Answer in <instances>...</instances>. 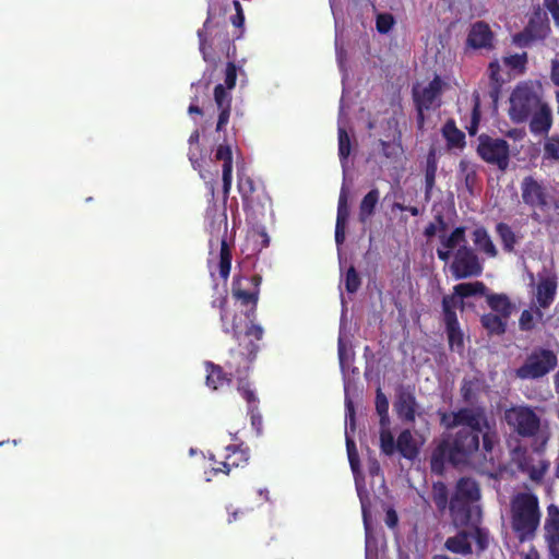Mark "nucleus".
Instances as JSON below:
<instances>
[{
  "label": "nucleus",
  "mask_w": 559,
  "mask_h": 559,
  "mask_svg": "<svg viewBox=\"0 0 559 559\" xmlns=\"http://www.w3.org/2000/svg\"><path fill=\"white\" fill-rule=\"evenodd\" d=\"M461 396L465 403H472L475 399V393L472 388L471 381H464L461 386Z\"/></svg>",
  "instance_id": "nucleus-58"
},
{
  "label": "nucleus",
  "mask_w": 559,
  "mask_h": 559,
  "mask_svg": "<svg viewBox=\"0 0 559 559\" xmlns=\"http://www.w3.org/2000/svg\"><path fill=\"white\" fill-rule=\"evenodd\" d=\"M238 391L241 394V396L247 401L248 408L251 405H257L258 406V402L259 401H258V399L255 396L254 391L250 389L248 382H246L245 380H240L239 384H238Z\"/></svg>",
  "instance_id": "nucleus-51"
},
{
  "label": "nucleus",
  "mask_w": 559,
  "mask_h": 559,
  "mask_svg": "<svg viewBox=\"0 0 559 559\" xmlns=\"http://www.w3.org/2000/svg\"><path fill=\"white\" fill-rule=\"evenodd\" d=\"M549 464L546 461H542L539 466H532L528 471L530 478L535 481H539L544 478Z\"/></svg>",
  "instance_id": "nucleus-54"
},
{
  "label": "nucleus",
  "mask_w": 559,
  "mask_h": 559,
  "mask_svg": "<svg viewBox=\"0 0 559 559\" xmlns=\"http://www.w3.org/2000/svg\"><path fill=\"white\" fill-rule=\"evenodd\" d=\"M451 235L456 239L457 243L460 246L462 245H467V240H466V228L464 226H459V227H455L452 231H451Z\"/></svg>",
  "instance_id": "nucleus-62"
},
{
  "label": "nucleus",
  "mask_w": 559,
  "mask_h": 559,
  "mask_svg": "<svg viewBox=\"0 0 559 559\" xmlns=\"http://www.w3.org/2000/svg\"><path fill=\"white\" fill-rule=\"evenodd\" d=\"M382 428L380 432V449L382 453L391 456L397 450L396 441L390 430L385 429V427Z\"/></svg>",
  "instance_id": "nucleus-42"
},
{
  "label": "nucleus",
  "mask_w": 559,
  "mask_h": 559,
  "mask_svg": "<svg viewBox=\"0 0 559 559\" xmlns=\"http://www.w3.org/2000/svg\"><path fill=\"white\" fill-rule=\"evenodd\" d=\"M261 276L254 274L250 277L235 278L233 282V296L239 300L242 306H250L246 311V317L251 324L246 330V336H252L255 341H261L264 330L261 325L253 323L257 313V306L260 295Z\"/></svg>",
  "instance_id": "nucleus-7"
},
{
  "label": "nucleus",
  "mask_w": 559,
  "mask_h": 559,
  "mask_svg": "<svg viewBox=\"0 0 559 559\" xmlns=\"http://www.w3.org/2000/svg\"><path fill=\"white\" fill-rule=\"evenodd\" d=\"M212 306L214 308H218L219 309V316H221L223 332L226 333V334H230L235 341L239 342L240 335H241V331L239 329L238 323L236 322V317H234L233 322H231L230 325H228L225 322V320H226L227 298L226 297L217 298V299L212 301Z\"/></svg>",
  "instance_id": "nucleus-32"
},
{
  "label": "nucleus",
  "mask_w": 559,
  "mask_h": 559,
  "mask_svg": "<svg viewBox=\"0 0 559 559\" xmlns=\"http://www.w3.org/2000/svg\"><path fill=\"white\" fill-rule=\"evenodd\" d=\"M503 419L509 428L521 438H534L546 444L549 440L548 424L531 405H512L504 411Z\"/></svg>",
  "instance_id": "nucleus-5"
},
{
  "label": "nucleus",
  "mask_w": 559,
  "mask_h": 559,
  "mask_svg": "<svg viewBox=\"0 0 559 559\" xmlns=\"http://www.w3.org/2000/svg\"><path fill=\"white\" fill-rule=\"evenodd\" d=\"M480 439L467 428H461L455 433L444 436L431 454V469L441 473L447 462L454 467L474 464L475 459L478 455L481 456Z\"/></svg>",
  "instance_id": "nucleus-1"
},
{
  "label": "nucleus",
  "mask_w": 559,
  "mask_h": 559,
  "mask_svg": "<svg viewBox=\"0 0 559 559\" xmlns=\"http://www.w3.org/2000/svg\"><path fill=\"white\" fill-rule=\"evenodd\" d=\"M460 171L464 178V183L469 192L473 191L474 185L477 178L476 171L473 167L469 166L468 162L461 160L460 162Z\"/></svg>",
  "instance_id": "nucleus-49"
},
{
  "label": "nucleus",
  "mask_w": 559,
  "mask_h": 559,
  "mask_svg": "<svg viewBox=\"0 0 559 559\" xmlns=\"http://www.w3.org/2000/svg\"><path fill=\"white\" fill-rule=\"evenodd\" d=\"M550 31L546 13H542L538 10L531 16L524 29L513 36V43L521 48L530 47L537 41L544 40Z\"/></svg>",
  "instance_id": "nucleus-15"
},
{
  "label": "nucleus",
  "mask_w": 559,
  "mask_h": 559,
  "mask_svg": "<svg viewBox=\"0 0 559 559\" xmlns=\"http://www.w3.org/2000/svg\"><path fill=\"white\" fill-rule=\"evenodd\" d=\"M495 229L501 240L503 250L508 253L513 252L519 238L512 230L511 226L507 223L500 222L496 225Z\"/></svg>",
  "instance_id": "nucleus-34"
},
{
  "label": "nucleus",
  "mask_w": 559,
  "mask_h": 559,
  "mask_svg": "<svg viewBox=\"0 0 559 559\" xmlns=\"http://www.w3.org/2000/svg\"><path fill=\"white\" fill-rule=\"evenodd\" d=\"M215 159L223 162L222 180L224 202L227 201L233 181V152L227 143H221L215 151Z\"/></svg>",
  "instance_id": "nucleus-23"
},
{
  "label": "nucleus",
  "mask_w": 559,
  "mask_h": 559,
  "mask_svg": "<svg viewBox=\"0 0 559 559\" xmlns=\"http://www.w3.org/2000/svg\"><path fill=\"white\" fill-rule=\"evenodd\" d=\"M486 301L493 313L506 319H509L514 310L513 304L506 294L487 293Z\"/></svg>",
  "instance_id": "nucleus-27"
},
{
  "label": "nucleus",
  "mask_w": 559,
  "mask_h": 559,
  "mask_svg": "<svg viewBox=\"0 0 559 559\" xmlns=\"http://www.w3.org/2000/svg\"><path fill=\"white\" fill-rule=\"evenodd\" d=\"M522 202L533 210L532 218L539 221V214L536 212L548 211L551 207L550 193L548 187L533 176H526L521 181Z\"/></svg>",
  "instance_id": "nucleus-12"
},
{
  "label": "nucleus",
  "mask_w": 559,
  "mask_h": 559,
  "mask_svg": "<svg viewBox=\"0 0 559 559\" xmlns=\"http://www.w3.org/2000/svg\"><path fill=\"white\" fill-rule=\"evenodd\" d=\"M236 81L237 67L235 59H230L225 69V84H217L214 88V100L218 109L217 132L223 131L229 121L231 109V95L229 91L236 86Z\"/></svg>",
  "instance_id": "nucleus-11"
},
{
  "label": "nucleus",
  "mask_w": 559,
  "mask_h": 559,
  "mask_svg": "<svg viewBox=\"0 0 559 559\" xmlns=\"http://www.w3.org/2000/svg\"><path fill=\"white\" fill-rule=\"evenodd\" d=\"M453 297H443L441 301L443 323L451 350L462 354L464 350V334L461 330L456 311H453Z\"/></svg>",
  "instance_id": "nucleus-17"
},
{
  "label": "nucleus",
  "mask_w": 559,
  "mask_h": 559,
  "mask_svg": "<svg viewBox=\"0 0 559 559\" xmlns=\"http://www.w3.org/2000/svg\"><path fill=\"white\" fill-rule=\"evenodd\" d=\"M544 539L549 559H559V507L549 504L544 522Z\"/></svg>",
  "instance_id": "nucleus-19"
},
{
  "label": "nucleus",
  "mask_w": 559,
  "mask_h": 559,
  "mask_svg": "<svg viewBox=\"0 0 559 559\" xmlns=\"http://www.w3.org/2000/svg\"><path fill=\"white\" fill-rule=\"evenodd\" d=\"M495 33L491 31L488 23L477 21L469 27L466 45L474 50L490 51L495 48Z\"/></svg>",
  "instance_id": "nucleus-20"
},
{
  "label": "nucleus",
  "mask_w": 559,
  "mask_h": 559,
  "mask_svg": "<svg viewBox=\"0 0 559 559\" xmlns=\"http://www.w3.org/2000/svg\"><path fill=\"white\" fill-rule=\"evenodd\" d=\"M439 239H440V242H441V247L445 248V249H449V250H453V249H457L460 247V245L457 243L456 239L450 234L449 236H445V235H440L439 236Z\"/></svg>",
  "instance_id": "nucleus-61"
},
{
  "label": "nucleus",
  "mask_w": 559,
  "mask_h": 559,
  "mask_svg": "<svg viewBox=\"0 0 559 559\" xmlns=\"http://www.w3.org/2000/svg\"><path fill=\"white\" fill-rule=\"evenodd\" d=\"M544 104L539 84L533 82L520 83L510 96V118L515 123L524 122Z\"/></svg>",
  "instance_id": "nucleus-8"
},
{
  "label": "nucleus",
  "mask_w": 559,
  "mask_h": 559,
  "mask_svg": "<svg viewBox=\"0 0 559 559\" xmlns=\"http://www.w3.org/2000/svg\"><path fill=\"white\" fill-rule=\"evenodd\" d=\"M379 145L381 146L382 155L385 158H394L402 151V146L400 143H391L389 141L379 140Z\"/></svg>",
  "instance_id": "nucleus-52"
},
{
  "label": "nucleus",
  "mask_w": 559,
  "mask_h": 559,
  "mask_svg": "<svg viewBox=\"0 0 559 559\" xmlns=\"http://www.w3.org/2000/svg\"><path fill=\"white\" fill-rule=\"evenodd\" d=\"M443 82L440 76L436 75L427 86L419 88L413 87V100L415 107H420L427 110L437 109L441 106Z\"/></svg>",
  "instance_id": "nucleus-18"
},
{
  "label": "nucleus",
  "mask_w": 559,
  "mask_h": 559,
  "mask_svg": "<svg viewBox=\"0 0 559 559\" xmlns=\"http://www.w3.org/2000/svg\"><path fill=\"white\" fill-rule=\"evenodd\" d=\"M479 119H480L479 103H478V98H477L476 103L474 105V108H473V112H472L471 126L467 128L468 133L471 135H475L476 134V132L478 130Z\"/></svg>",
  "instance_id": "nucleus-56"
},
{
  "label": "nucleus",
  "mask_w": 559,
  "mask_h": 559,
  "mask_svg": "<svg viewBox=\"0 0 559 559\" xmlns=\"http://www.w3.org/2000/svg\"><path fill=\"white\" fill-rule=\"evenodd\" d=\"M543 312L539 307H536L534 310L525 309L522 311L519 319V328L521 331L530 332L536 325V320H543Z\"/></svg>",
  "instance_id": "nucleus-38"
},
{
  "label": "nucleus",
  "mask_w": 559,
  "mask_h": 559,
  "mask_svg": "<svg viewBox=\"0 0 559 559\" xmlns=\"http://www.w3.org/2000/svg\"><path fill=\"white\" fill-rule=\"evenodd\" d=\"M199 148L197 147H190L189 148V152H188V157H189V160L193 167V169L195 170H200L201 167H202V156L199 152Z\"/></svg>",
  "instance_id": "nucleus-60"
},
{
  "label": "nucleus",
  "mask_w": 559,
  "mask_h": 559,
  "mask_svg": "<svg viewBox=\"0 0 559 559\" xmlns=\"http://www.w3.org/2000/svg\"><path fill=\"white\" fill-rule=\"evenodd\" d=\"M396 448L400 454L407 460H414L418 455V448L409 429L400 432Z\"/></svg>",
  "instance_id": "nucleus-31"
},
{
  "label": "nucleus",
  "mask_w": 559,
  "mask_h": 559,
  "mask_svg": "<svg viewBox=\"0 0 559 559\" xmlns=\"http://www.w3.org/2000/svg\"><path fill=\"white\" fill-rule=\"evenodd\" d=\"M544 157L559 160V134L548 136L544 143Z\"/></svg>",
  "instance_id": "nucleus-45"
},
{
  "label": "nucleus",
  "mask_w": 559,
  "mask_h": 559,
  "mask_svg": "<svg viewBox=\"0 0 559 559\" xmlns=\"http://www.w3.org/2000/svg\"><path fill=\"white\" fill-rule=\"evenodd\" d=\"M248 414L250 415L252 427L260 433L262 430V416L258 412V406L251 405L248 409Z\"/></svg>",
  "instance_id": "nucleus-55"
},
{
  "label": "nucleus",
  "mask_w": 559,
  "mask_h": 559,
  "mask_svg": "<svg viewBox=\"0 0 559 559\" xmlns=\"http://www.w3.org/2000/svg\"><path fill=\"white\" fill-rule=\"evenodd\" d=\"M437 160L433 152H430L427 156L426 169H425V200L429 201L432 195V190L436 183L437 175Z\"/></svg>",
  "instance_id": "nucleus-35"
},
{
  "label": "nucleus",
  "mask_w": 559,
  "mask_h": 559,
  "mask_svg": "<svg viewBox=\"0 0 559 559\" xmlns=\"http://www.w3.org/2000/svg\"><path fill=\"white\" fill-rule=\"evenodd\" d=\"M503 62L510 69L523 73L527 63V55L526 52L511 55L504 57Z\"/></svg>",
  "instance_id": "nucleus-47"
},
{
  "label": "nucleus",
  "mask_w": 559,
  "mask_h": 559,
  "mask_svg": "<svg viewBox=\"0 0 559 559\" xmlns=\"http://www.w3.org/2000/svg\"><path fill=\"white\" fill-rule=\"evenodd\" d=\"M551 80L557 86H559V53L551 62Z\"/></svg>",
  "instance_id": "nucleus-63"
},
{
  "label": "nucleus",
  "mask_w": 559,
  "mask_h": 559,
  "mask_svg": "<svg viewBox=\"0 0 559 559\" xmlns=\"http://www.w3.org/2000/svg\"><path fill=\"white\" fill-rule=\"evenodd\" d=\"M337 135H338V157H340V162H341L342 166L345 167L347 164L348 156L350 154V148H352L350 138H349L347 131L345 130V128H343V127H338Z\"/></svg>",
  "instance_id": "nucleus-41"
},
{
  "label": "nucleus",
  "mask_w": 559,
  "mask_h": 559,
  "mask_svg": "<svg viewBox=\"0 0 559 559\" xmlns=\"http://www.w3.org/2000/svg\"><path fill=\"white\" fill-rule=\"evenodd\" d=\"M433 219H435L433 223L437 224L438 231L444 233L448 229V223L442 213L439 212V213L435 214Z\"/></svg>",
  "instance_id": "nucleus-64"
},
{
  "label": "nucleus",
  "mask_w": 559,
  "mask_h": 559,
  "mask_svg": "<svg viewBox=\"0 0 559 559\" xmlns=\"http://www.w3.org/2000/svg\"><path fill=\"white\" fill-rule=\"evenodd\" d=\"M361 285V278L354 265H350L345 274V289L349 294L358 292Z\"/></svg>",
  "instance_id": "nucleus-44"
},
{
  "label": "nucleus",
  "mask_w": 559,
  "mask_h": 559,
  "mask_svg": "<svg viewBox=\"0 0 559 559\" xmlns=\"http://www.w3.org/2000/svg\"><path fill=\"white\" fill-rule=\"evenodd\" d=\"M376 411L380 416L381 427H386L390 423L389 400L380 388H378L376 392Z\"/></svg>",
  "instance_id": "nucleus-40"
},
{
  "label": "nucleus",
  "mask_w": 559,
  "mask_h": 559,
  "mask_svg": "<svg viewBox=\"0 0 559 559\" xmlns=\"http://www.w3.org/2000/svg\"><path fill=\"white\" fill-rule=\"evenodd\" d=\"M454 424L473 431L481 438V457L484 461L492 460V450L497 441V433L491 430L487 412L483 406L462 407L455 412Z\"/></svg>",
  "instance_id": "nucleus-6"
},
{
  "label": "nucleus",
  "mask_w": 559,
  "mask_h": 559,
  "mask_svg": "<svg viewBox=\"0 0 559 559\" xmlns=\"http://www.w3.org/2000/svg\"><path fill=\"white\" fill-rule=\"evenodd\" d=\"M226 452L224 460L217 462V465L212 468L214 474L224 473L228 475L233 468L243 467L248 464V448H242L241 445H228L226 447Z\"/></svg>",
  "instance_id": "nucleus-21"
},
{
  "label": "nucleus",
  "mask_w": 559,
  "mask_h": 559,
  "mask_svg": "<svg viewBox=\"0 0 559 559\" xmlns=\"http://www.w3.org/2000/svg\"><path fill=\"white\" fill-rule=\"evenodd\" d=\"M346 437V450H347V456L349 461L350 468L354 473H356L359 468V456L358 451L356 448V443L354 439L349 436V432L345 431Z\"/></svg>",
  "instance_id": "nucleus-46"
},
{
  "label": "nucleus",
  "mask_w": 559,
  "mask_h": 559,
  "mask_svg": "<svg viewBox=\"0 0 559 559\" xmlns=\"http://www.w3.org/2000/svg\"><path fill=\"white\" fill-rule=\"evenodd\" d=\"M544 7L551 14L556 25L559 26V0H543Z\"/></svg>",
  "instance_id": "nucleus-57"
},
{
  "label": "nucleus",
  "mask_w": 559,
  "mask_h": 559,
  "mask_svg": "<svg viewBox=\"0 0 559 559\" xmlns=\"http://www.w3.org/2000/svg\"><path fill=\"white\" fill-rule=\"evenodd\" d=\"M480 489L476 480L469 477L459 479L453 496L450 499V516L455 527H480L481 509L477 503Z\"/></svg>",
  "instance_id": "nucleus-3"
},
{
  "label": "nucleus",
  "mask_w": 559,
  "mask_h": 559,
  "mask_svg": "<svg viewBox=\"0 0 559 559\" xmlns=\"http://www.w3.org/2000/svg\"><path fill=\"white\" fill-rule=\"evenodd\" d=\"M419 404L415 395V389L411 385L400 384L395 389L393 411L404 424H414L419 414Z\"/></svg>",
  "instance_id": "nucleus-16"
},
{
  "label": "nucleus",
  "mask_w": 559,
  "mask_h": 559,
  "mask_svg": "<svg viewBox=\"0 0 559 559\" xmlns=\"http://www.w3.org/2000/svg\"><path fill=\"white\" fill-rule=\"evenodd\" d=\"M441 131L449 148H463L465 146V134L456 127L453 119L445 121Z\"/></svg>",
  "instance_id": "nucleus-29"
},
{
  "label": "nucleus",
  "mask_w": 559,
  "mask_h": 559,
  "mask_svg": "<svg viewBox=\"0 0 559 559\" xmlns=\"http://www.w3.org/2000/svg\"><path fill=\"white\" fill-rule=\"evenodd\" d=\"M557 366V354L550 348L537 346L526 356L524 362L514 370V374L520 380H537L554 371Z\"/></svg>",
  "instance_id": "nucleus-9"
},
{
  "label": "nucleus",
  "mask_w": 559,
  "mask_h": 559,
  "mask_svg": "<svg viewBox=\"0 0 559 559\" xmlns=\"http://www.w3.org/2000/svg\"><path fill=\"white\" fill-rule=\"evenodd\" d=\"M530 130L534 134H545L551 128L552 117L551 109L547 103L542 105L531 116Z\"/></svg>",
  "instance_id": "nucleus-25"
},
{
  "label": "nucleus",
  "mask_w": 559,
  "mask_h": 559,
  "mask_svg": "<svg viewBox=\"0 0 559 559\" xmlns=\"http://www.w3.org/2000/svg\"><path fill=\"white\" fill-rule=\"evenodd\" d=\"M431 499L439 512L443 513L449 509V490L443 481L433 483L431 489Z\"/></svg>",
  "instance_id": "nucleus-36"
},
{
  "label": "nucleus",
  "mask_w": 559,
  "mask_h": 559,
  "mask_svg": "<svg viewBox=\"0 0 559 559\" xmlns=\"http://www.w3.org/2000/svg\"><path fill=\"white\" fill-rule=\"evenodd\" d=\"M483 271V263L480 262L475 249L468 245H462L454 251L453 259L450 264V272L453 278L464 280L478 277L481 275Z\"/></svg>",
  "instance_id": "nucleus-14"
},
{
  "label": "nucleus",
  "mask_w": 559,
  "mask_h": 559,
  "mask_svg": "<svg viewBox=\"0 0 559 559\" xmlns=\"http://www.w3.org/2000/svg\"><path fill=\"white\" fill-rule=\"evenodd\" d=\"M233 4L236 11L235 15H233L230 19L231 24L236 28L234 32V38H241L243 34L245 14L238 0H234Z\"/></svg>",
  "instance_id": "nucleus-43"
},
{
  "label": "nucleus",
  "mask_w": 559,
  "mask_h": 559,
  "mask_svg": "<svg viewBox=\"0 0 559 559\" xmlns=\"http://www.w3.org/2000/svg\"><path fill=\"white\" fill-rule=\"evenodd\" d=\"M394 25V17L390 13L378 14L376 20V28L380 34H386Z\"/></svg>",
  "instance_id": "nucleus-50"
},
{
  "label": "nucleus",
  "mask_w": 559,
  "mask_h": 559,
  "mask_svg": "<svg viewBox=\"0 0 559 559\" xmlns=\"http://www.w3.org/2000/svg\"><path fill=\"white\" fill-rule=\"evenodd\" d=\"M206 385L212 390H217L231 381V373H226L219 365L212 361L205 362Z\"/></svg>",
  "instance_id": "nucleus-28"
},
{
  "label": "nucleus",
  "mask_w": 559,
  "mask_h": 559,
  "mask_svg": "<svg viewBox=\"0 0 559 559\" xmlns=\"http://www.w3.org/2000/svg\"><path fill=\"white\" fill-rule=\"evenodd\" d=\"M500 64L498 60L491 61L488 66V76L492 85V92L497 95L501 84L503 83V79L500 75Z\"/></svg>",
  "instance_id": "nucleus-48"
},
{
  "label": "nucleus",
  "mask_w": 559,
  "mask_h": 559,
  "mask_svg": "<svg viewBox=\"0 0 559 559\" xmlns=\"http://www.w3.org/2000/svg\"><path fill=\"white\" fill-rule=\"evenodd\" d=\"M488 292L485 283L476 281L469 283H460L453 287V294L445 295L444 297H453L454 307L453 311H456L459 308L461 311L464 310V298H468L472 296H486Z\"/></svg>",
  "instance_id": "nucleus-22"
},
{
  "label": "nucleus",
  "mask_w": 559,
  "mask_h": 559,
  "mask_svg": "<svg viewBox=\"0 0 559 559\" xmlns=\"http://www.w3.org/2000/svg\"><path fill=\"white\" fill-rule=\"evenodd\" d=\"M477 154L487 164L495 165L499 170H507L510 163V145L500 138L480 134L478 138Z\"/></svg>",
  "instance_id": "nucleus-13"
},
{
  "label": "nucleus",
  "mask_w": 559,
  "mask_h": 559,
  "mask_svg": "<svg viewBox=\"0 0 559 559\" xmlns=\"http://www.w3.org/2000/svg\"><path fill=\"white\" fill-rule=\"evenodd\" d=\"M507 321L508 319L496 314L493 312L484 313L480 317L481 326L488 332L490 335H502L507 331Z\"/></svg>",
  "instance_id": "nucleus-33"
},
{
  "label": "nucleus",
  "mask_w": 559,
  "mask_h": 559,
  "mask_svg": "<svg viewBox=\"0 0 559 559\" xmlns=\"http://www.w3.org/2000/svg\"><path fill=\"white\" fill-rule=\"evenodd\" d=\"M260 349V346L254 341H249L243 352L236 353L235 350H230L231 357L239 356L241 358V361L243 362L242 369L247 371L252 364V361L255 359L257 354Z\"/></svg>",
  "instance_id": "nucleus-39"
},
{
  "label": "nucleus",
  "mask_w": 559,
  "mask_h": 559,
  "mask_svg": "<svg viewBox=\"0 0 559 559\" xmlns=\"http://www.w3.org/2000/svg\"><path fill=\"white\" fill-rule=\"evenodd\" d=\"M226 13V8H216L209 2L206 20L198 31L199 49L206 62L216 63L218 59L216 49L225 52L228 59H236L234 41L237 38L229 36Z\"/></svg>",
  "instance_id": "nucleus-2"
},
{
  "label": "nucleus",
  "mask_w": 559,
  "mask_h": 559,
  "mask_svg": "<svg viewBox=\"0 0 559 559\" xmlns=\"http://www.w3.org/2000/svg\"><path fill=\"white\" fill-rule=\"evenodd\" d=\"M462 530L447 538L444 548L452 554L468 556L473 554L472 539L475 540L476 552L481 554L489 547L490 534L485 527Z\"/></svg>",
  "instance_id": "nucleus-10"
},
{
  "label": "nucleus",
  "mask_w": 559,
  "mask_h": 559,
  "mask_svg": "<svg viewBox=\"0 0 559 559\" xmlns=\"http://www.w3.org/2000/svg\"><path fill=\"white\" fill-rule=\"evenodd\" d=\"M238 190L241 194L243 206H247L250 194L254 191L253 181L250 178H247L245 181L240 180L238 183Z\"/></svg>",
  "instance_id": "nucleus-53"
},
{
  "label": "nucleus",
  "mask_w": 559,
  "mask_h": 559,
  "mask_svg": "<svg viewBox=\"0 0 559 559\" xmlns=\"http://www.w3.org/2000/svg\"><path fill=\"white\" fill-rule=\"evenodd\" d=\"M472 235L473 242L479 251L484 252L489 258H496L498 255V250L484 226L475 228Z\"/></svg>",
  "instance_id": "nucleus-30"
},
{
  "label": "nucleus",
  "mask_w": 559,
  "mask_h": 559,
  "mask_svg": "<svg viewBox=\"0 0 559 559\" xmlns=\"http://www.w3.org/2000/svg\"><path fill=\"white\" fill-rule=\"evenodd\" d=\"M380 200V191L378 188H372L360 201L358 209V221L361 224L368 223L376 214L377 206Z\"/></svg>",
  "instance_id": "nucleus-26"
},
{
  "label": "nucleus",
  "mask_w": 559,
  "mask_h": 559,
  "mask_svg": "<svg viewBox=\"0 0 559 559\" xmlns=\"http://www.w3.org/2000/svg\"><path fill=\"white\" fill-rule=\"evenodd\" d=\"M440 414V424L441 426H443L445 429H453L455 427H459V424H454V416H455V412H452V413H447V412H443V413H439Z\"/></svg>",
  "instance_id": "nucleus-59"
},
{
  "label": "nucleus",
  "mask_w": 559,
  "mask_h": 559,
  "mask_svg": "<svg viewBox=\"0 0 559 559\" xmlns=\"http://www.w3.org/2000/svg\"><path fill=\"white\" fill-rule=\"evenodd\" d=\"M510 523L520 543L535 538L540 524L539 501L533 492H519L510 504Z\"/></svg>",
  "instance_id": "nucleus-4"
},
{
  "label": "nucleus",
  "mask_w": 559,
  "mask_h": 559,
  "mask_svg": "<svg viewBox=\"0 0 559 559\" xmlns=\"http://www.w3.org/2000/svg\"><path fill=\"white\" fill-rule=\"evenodd\" d=\"M231 250L227 243L226 238H222L221 240V250H219V263H218V270H219V276L226 281L230 274L231 269Z\"/></svg>",
  "instance_id": "nucleus-37"
},
{
  "label": "nucleus",
  "mask_w": 559,
  "mask_h": 559,
  "mask_svg": "<svg viewBox=\"0 0 559 559\" xmlns=\"http://www.w3.org/2000/svg\"><path fill=\"white\" fill-rule=\"evenodd\" d=\"M558 281L555 274L540 277L536 286V304L540 309H547L555 301Z\"/></svg>",
  "instance_id": "nucleus-24"
}]
</instances>
